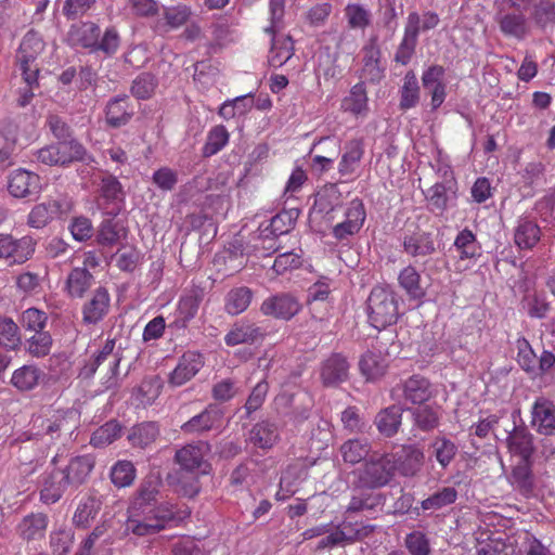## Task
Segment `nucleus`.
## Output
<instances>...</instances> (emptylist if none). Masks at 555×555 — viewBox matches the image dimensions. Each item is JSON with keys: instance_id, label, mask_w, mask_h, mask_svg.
<instances>
[{"instance_id": "f257e3e1", "label": "nucleus", "mask_w": 555, "mask_h": 555, "mask_svg": "<svg viewBox=\"0 0 555 555\" xmlns=\"http://www.w3.org/2000/svg\"><path fill=\"white\" fill-rule=\"evenodd\" d=\"M30 424L31 435L36 438L48 442H65L78 429L80 416L74 409H55L49 405L34 414Z\"/></svg>"}, {"instance_id": "f03ea898", "label": "nucleus", "mask_w": 555, "mask_h": 555, "mask_svg": "<svg viewBox=\"0 0 555 555\" xmlns=\"http://www.w3.org/2000/svg\"><path fill=\"white\" fill-rule=\"evenodd\" d=\"M397 465L393 454L373 452L353 472V485L359 489L375 490L388 486L395 478Z\"/></svg>"}, {"instance_id": "7ed1b4c3", "label": "nucleus", "mask_w": 555, "mask_h": 555, "mask_svg": "<svg viewBox=\"0 0 555 555\" xmlns=\"http://www.w3.org/2000/svg\"><path fill=\"white\" fill-rule=\"evenodd\" d=\"M73 44L101 51L106 55L114 54L119 47V36L114 28H107L101 34L100 27L92 22H85L72 28L69 33Z\"/></svg>"}, {"instance_id": "20e7f679", "label": "nucleus", "mask_w": 555, "mask_h": 555, "mask_svg": "<svg viewBox=\"0 0 555 555\" xmlns=\"http://www.w3.org/2000/svg\"><path fill=\"white\" fill-rule=\"evenodd\" d=\"M370 323L377 330L397 322L399 317L398 296L388 286H375L367 298Z\"/></svg>"}, {"instance_id": "39448f33", "label": "nucleus", "mask_w": 555, "mask_h": 555, "mask_svg": "<svg viewBox=\"0 0 555 555\" xmlns=\"http://www.w3.org/2000/svg\"><path fill=\"white\" fill-rule=\"evenodd\" d=\"M173 518V505L168 502L159 503L157 507L151 508L146 514L131 511V516L126 522V530L139 537L151 535L164 529L166 524Z\"/></svg>"}, {"instance_id": "423d86ee", "label": "nucleus", "mask_w": 555, "mask_h": 555, "mask_svg": "<svg viewBox=\"0 0 555 555\" xmlns=\"http://www.w3.org/2000/svg\"><path fill=\"white\" fill-rule=\"evenodd\" d=\"M38 163L46 166L65 167L74 162H88L90 156L85 146L78 141L55 142L48 144L34 153Z\"/></svg>"}, {"instance_id": "0eeeda50", "label": "nucleus", "mask_w": 555, "mask_h": 555, "mask_svg": "<svg viewBox=\"0 0 555 555\" xmlns=\"http://www.w3.org/2000/svg\"><path fill=\"white\" fill-rule=\"evenodd\" d=\"M439 244L434 233L417 230L415 232L404 234L402 238L403 253L421 262L423 271L428 274L433 271V255L437 253Z\"/></svg>"}, {"instance_id": "6e6552de", "label": "nucleus", "mask_w": 555, "mask_h": 555, "mask_svg": "<svg viewBox=\"0 0 555 555\" xmlns=\"http://www.w3.org/2000/svg\"><path fill=\"white\" fill-rule=\"evenodd\" d=\"M98 185L96 206L106 216L116 217L125 199L120 181L107 171H101L93 181Z\"/></svg>"}, {"instance_id": "1a4fd4ad", "label": "nucleus", "mask_w": 555, "mask_h": 555, "mask_svg": "<svg viewBox=\"0 0 555 555\" xmlns=\"http://www.w3.org/2000/svg\"><path fill=\"white\" fill-rule=\"evenodd\" d=\"M116 340L107 339L101 350L93 356L92 359L81 370V375L85 377H91L95 374L101 365L107 366L109 376L105 380L106 388H115L118 386L117 374L120 361L122 359L121 350L119 346L115 349Z\"/></svg>"}, {"instance_id": "9d476101", "label": "nucleus", "mask_w": 555, "mask_h": 555, "mask_svg": "<svg viewBox=\"0 0 555 555\" xmlns=\"http://www.w3.org/2000/svg\"><path fill=\"white\" fill-rule=\"evenodd\" d=\"M494 21L500 31L507 38L524 40L530 30L526 15L515 7V2L512 0L498 8Z\"/></svg>"}, {"instance_id": "9b49d317", "label": "nucleus", "mask_w": 555, "mask_h": 555, "mask_svg": "<svg viewBox=\"0 0 555 555\" xmlns=\"http://www.w3.org/2000/svg\"><path fill=\"white\" fill-rule=\"evenodd\" d=\"M391 398L400 401L404 400L412 404H423L433 396L429 380L421 375H412L405 380L400 382L391 389Z\"/></svg>"}, {"instance_id": "f8f14e48", "label": "nucleus", "mask_w": 555, "mask_h": 555, "mask_svg": "<svg viewBox=\"0 0 555 555\" xmlns=\"http://www.w3.org/2000/svg\"><path fill=\"white\" fill-rule=\"evenodd\" d=\"M361 78L371 83H378L385 77L386 66L382 61L378 37L371 36L362 48Z\"/></svg>"}, {"instance_id": "ddd939ff", "label": "nucleus", "mask_w": 555, "mask_h": 555, "mask_svg": "<svg viewBox=\"0 0 555 555\" xmlns=\"http://www.w3.org/2000/svg\"><path fill=\"white\" fill-rule=\"evenodd\" d=\"M35 245L36 242L30 236L16 240L10 234H0V258L23 263L33 256Z\"/></svg>"}, {"instance_id": "4468645a", "label": "nucleus", "mask_w": 555, "mask_h": 555, "mask_svg": "<svg viewBox=\"0 0 555 555\" xmlns=\"http://www.w3.org/2000/svg\"><path fill=\"white\" fill-rule=\"evenodd\" d=\"M300 309L301 306L298 300L285 293L268 297L260 306L262 314L282 320H291Z\"/></svg>"}, {"instance_id": "2eb2a0df", "label": "nucleus", "mask_w": 555, "mask_h": 555, "mask_svg": "<svg viewBox=\"0 0 555 555\" xmlns=\"http://www.w3.org/2000/svg\"><path fill=\"white\" fill-rule=\"evenodd\" d=\"M267 335V330L247 319L235 322L224 336L227 346L233 347L241 344L253 345L261 341Z\"/></svg>"}, {"instance_id": "dca6fc26", "label": "nucleus", "mask_w": 555, "mask_h": 555, "mask_svg": "<svg viewBox=\"0 0 555 555\" xmlns=\"http://www.w3.org/2000/svg\"><path fill=\"white\" fill-rule=\"evenodd\" d=\"M204 366V358L196 351L184 352L169 374L168 384L172 387H180L191 380Z\"/></svg>"}, {"instance_id": "f3484780", "label": "nucleus", "mask_w": 555, "mask_h": 555, "mask_svg": "<svg viewBox=\"0 0 555 555\" xmlns=\"http://www.w3.org/2000/svg\"><path fill=\"white\" fill-rule=\"evenodd\" d=\"M210 446L204 441L190 443L176 452V462L186 472H194L201 469L206 473L209 467L208 463L204 460L205 455L209 452Z\"/></svg>"}, {"instance_id": "a211bd4d", "label": "nucleus", "mask_w": 555, "mask_h": 555, "mask_svg": "<svg viewBox=\"0 0 555 555\" xmlns=\"http://www.w3.org/2000/svg\"><path fill=\"white\" fill-rule=\"evenodd\" d=\"M530 423L540 435H555V403L545 397L537 398L531 408Z\"/></svg>"}, {"instance_id": "6ab92c4d", "label": "nucleus", "mask_w": 555, "mask_h": 555, "mask_svg": "<svg viewBox=\"0 0 555 555\" xmlns=\"http://www.w3.org/2000/svg\"><path fill=\"white\" fill-rule=\"evenodd\" d=\"M68 488H70V485L62 469L55 468L49 473H44L39 481L40 501L48 505L54 504L63 496Z\"/></svg>"}, {"instance_id": "aec40b11", "label": "nucleus", "mask_w": 555, "mask_h": 555, "mask_svg": "<svg viewBox=\"0 0 555 555\" xmlns=\"http://www.w3.org/2000/svg\"><path fill=\"white\" fill-rule=\"evenodd\" d=\"M111 307L109 293L105 287H98L82 306V321L96 324L108 313Z\"/></svg>"}, {"instance_id": "412c9836", "label": "nucleus", "mask_w": 555, "mask_h": 555, "mask_svg": "<svg viewBox=\"0 0 555 555\" xmlns=\"http://www.w3.org/2000/svg\"><path fill=\"white\" fill-rule=\"evenodd\" d=\"M69 210V204L64 199H49L48 202L36 205L28 215V224L31 228L41 229L52 219L66 214Z\"/></svg>"}, {"instance_id": "4be33fe9", "label": "nucleus", "mask_w": 555, "mask_h": 555, "mask_svg": "<svg viewBox=\"0 0 555 555\" xmlns=\"http://www.w3.org/2000/svg\"><path fill=\"white\" fill-rule=\"evenodd\" d=\"M134 115L127 94L112 98L105 107V121L112 128H120L130 122Z\"/></svg>"}, {"instance_id": "5701e85b", "label": "nucleus", "mask_w": 555, "mask_h": 555, "mask_svg": "<svg viewBox=\"0 0 555 555\" xmlns=\"http://www.w3.org/2000/svg\"><path fill=\"white\" fill-rule=\"evenodd\" d=\"M298 216V209L283 210L276 214L267 225L259 227V238L264 243L267 240L287 234L295 227Z\"/></svg>"}, {"instance_id": "b1692460", "label": "nucleus", "mask_w": 555, "mask_h": 555, "mask_svg": "<svg viewBox=\"0 0 555 555\" xmlns=\"http://www.w3.org/2000/svg\"><path fill=\"white\" fill-rule=\"evenodd\" d=\"M8 190L12 196L17 198L36 195L40 190V178L24 169L15 170L9 178Z\"/></svg>"}, {"instance_id": "393cba45", "label": "nucleus", "mask_w": 555, "mask_h": 555, "mask_svg": "<svg viewBox=\"0 0 555 555\" xmlns=\"http://www.w3.org/2000/svg\"><path fill=\"white\" fill-rule=\"evenodd\" d=\"M18 125L11 119L0 124V169L14 164L13 156L16 151Z\"/></svg>"}, {"instance_id": "a878e982", "label": "nucleus", "mask_w": 555, "mask_h": 555, "mask_svg": "<svg viewBox=\"0 0 555 555\" xmlns=\"http://www.w3.org/2000/svg\"><path fill=\"white\" fill-rule=\"evenodd\" d=\"M349 362L340 353L330 356L321 366V379L325 386H337L347 380L349 375Z\"/></svg>"}, {"instance_id": "bb28decb", "label": "nucleus", "mask_w": 555, "mask_h": 555, "mask_svg": "<svg viewBox=\"0 0 555 555\" xmlns=\"http://www.w3.org/2000/svg\"><path fill=\"white\" fill-rule=\"evenodd\" d=\"M162 481L156 477L146 478L139 487L132 501L131 511L146 514L151 508L157 507Z\"/></svg>"}, {"instance_id": "cd10ccee", "label": "nucleus", "mask_w": 555, "mask_h": 555, "mask_svg": "<svg viewBox=\"0 0 555 555\" xmlns=\"http://www.w3.org/2000/svg\"><path fill=\"white\" fill-rule=\"evenodd\" d=\"M508 452L519 456V461H530L535 450L533 435L526 427L515 426L506 439Z\"/></svg>"}, {"instance_id": "c85d7f7f", "label": "nucleus", "mask_w": 555, "mask_h": 555, "mask_svg": "<svg viewBox=\"0 0 555 555\" xmlns=\"http://www.w3.org/2000/svg\"><path fill=\"white\" fill-rule=\"evenodd\" d=\"M222 418V411L216 404H209L199 414L193 416L181 426V430L188 435L202 434L210 430Z\"/></svg>"}, {"instance_id": "c756f323", "label": "nucleus", "mask_w": 555, "mask_h": 555, "mask_svg": "<svg viewBox=\"0 0 555 555\" xmlns=\"http://www.w3.org/2000/svg\"><path fill=\"white\" fill-rule=\"evenodd\" d=\"M393 456L397 470L403 477L415 476L422 469L425 461L424 452L415 444L402 446L401 453Z\"/></svg>"}, {"instance_id": "7c9ffc66", "label": "nucleus", "mask_w": 555, "mask_h": 555, "mask_svg": "<svg viewBox=\"0 0 555 555\" xmlns=\"http://www.w3.org/2000/svg\"><path fill=\"white\" fill-rule=\"evenodd\" d=\"M413 427L412 430L430 433L439 427L441 420V409L438 405H420L410 408Z\"/></svg>"}, {"instance_id": "2f4dec72", "label": "nucleus", "mask_w": 555, "mask_h": 555, "mask_svg": "<svg viewBox=\"0 0 555 555\" xmlns=\"http://www.w3.org/2000/svg\"><path fill=\"white\" fill-rule=\"evenodd\" d=\"M454 186L453 181H447L446 183H436L428 190L427 199L431 211L442 215L449 206L454 205L456 199Z\"/></svg>"}, {"instance_id": "473e14b6", "label": "nucleus", "mask_w": 555, "mask_h": 555, "mask_svg": "<svg viewBox=\"0 0 555 555\" xmlns=\"http://www.w3.org/2000/svg\"><path fill=\"white\" fill-rule=\"evenodd\" d=\"M94 467V460L90 455H81L72 459L68 465L62 469L70 488L77 489L86 482Z\"/></svg>"}, {"instance_id": "72a5a7b5", "label": "nucleus", "mask_w": 555, "mask_h": 555, "mask_svg": "<svg viewBox=\"0 0 555 555\" xmlns=\"http://www.w3.org/2000/svg\"><path fill=\"white\" fill-rule=\"evenodd\" d=\"M279 439L278 426L262 421L255 424L248 433L247 442L259 449H271Z\"/></svg>"}, {"instance_id": "f704fd0d", "label": "nucleus", "mask_w": 555, "mask_h": 555, "mask_svg": "<svg viewBox=\"0 0 555 555\" xmlns=\"http://www.w3.org/2000/svg\"><path fill=\"white\" fill-rule=\"evenodd\" d=\"M339 451L346 464L356 465L369 459L372 443L365 438H351L340 446Z\"/></svg>"}, {"instance_id": "c9c22d12", "label": "nucleus", "mask_w": 555, "mask_h": 555, "mask_svg": "<svg viewBox=\"0 0 555 555\" xmlns=\"http://www.w3.org/2000/svg\"><path fill=\"white\" fill-rule=\"evenodd\" d=\"M403 410L398 405H390L380 410L374 420L377 430L385 437H393L401 426Z\"/></svg>"}, {"instance_id": "e433bc0d", "label": "nucleus", "mask_w": 555, "mask_h": 555, "mask_svg": "<svg viewBox=\"0 0 555 555\" xmlns=\"http://www.w3.org/2000/svg\"><path fill=\"white\" fill-rule=\"evenodd\" d=\"M48 527V516L42 513L25 516L17 525L16 531L25 541H33L44 537Z\"/></svg>"}, {"instance_id": "4c0bfd02", "label": "nucleus", "mask_w": 555, "mask_h": 555, "mask_svg": "<svg viewBox=\"0 0 555 555\" xmlns=\"http://www.w3.org/2000/svg\"><path fill=\"white\" fill-rule=\"evenodd\" d=\"M387 359L380 350L370 349L360 359L359 367L367 380H374L383 376L387 370Z\"/></svg>"}, {"instance_id": "58836bf2", "label": "nucleus", "mask_w": 555, "mask_h": 555, "mask_svg": "<svg viewBox=\"0 0 555 555\" xmlns=\"http://www.w3.org/2000/svg\"><path fill=\"white\" fill-rule=\"evenodd\" d=\"M421 282V273L412 264L404 267L399 272L398 283L410 299L420 300L426 296V289Z\"/></svg>"}, {"instance_id": "ea45409f", "label": "nucleus", "mask_w": 555, "mask_h": 555, "mask_svg": "<svg viewBox=\"0 0 555 555\" xmlns=\"http://www.w3.org/2000/svg\"><path fill=\"white\" fill-rule=\"evenodd\" d=\"M94 282L93 275L87 268H74L65 281V291L70 297L82 298Z\"/></svg>"}, {"instance_id": "a19ab883", "label": "nucleus", "mask_w": 555, "mask_h": 555, "mask_svg": "<svg viewBox=\"0 0 555 555\" xmlns=\"http://www.w3.org/2000/svg\"><path fill=\"white\" fill-rule=\"evenodd\" d=\"M99 225L96 242L102 246H114L127 236V229L115 217L108 216Z\"/></svg>"}, {"instance_id": "79ce46f5", "label": "nucleus", "mask_w": 555, "mask_h": 555, "mask_svg": "<svg viewBox=\"0 0 555 555\" xmlns=\"http://www.w3.org/2000/svg\"><path fill=\"white\" fill-rule=\"evenodd\" d=\"M102 507V500L95 494L82 498L74 514L73 521L77 527L87 528L95 519Z\"/></svg>"}, {"instance_id": "37998d69", "label": "nucleus", "mask_w": 555, "mask_h": 555, "mask_svg": "<svg viewBox=\"0 0 555 555\" xmlns=\"http://www.w3.org/2000/svg\"><path fill=\"white\" fill-rule=\"evenodd\" d=\"M254 297L253 291L247 286L230 289L224 297V310L230 315H238L249 307Z\"/></svg>"}, {"instance_id": "c03bdc74", "label": "nucleus", "mask_w": 555, "mask_h": 555, "mask_svg": "<svg viewBox=\"0 0 555 555\" xmlns=\"http://www.w3.org/2000/svg\"><path fill=\"white\" fill-rule=\"evenodd\" d=\"M43 377L44 373L36 365H23L13 372L11 384L20 391H30L39 385Z\"/></svg>"}, {"instance_id": "a18cd8bd", "label": "nucleus", "mask_w": 555, "mask_h": 555, "mask_svg": "<svg viewBox=\"0 0 555 555\" xmlns=\"http://www.w3.org/2000/svg\"><path fill=\"white\" fill-rule=\"evenodd\" d=\"M541 230L539 225L528 219L521 218L514 232L515 244L521 249H530L540 241Z\"/></svg>"}, {"instance_id": "49530a36", "label": "nucleus", "mask_w": 555, "mask_h": 555, "mask_svg": "<svg viewBox=\"0 0 555 555\" xmlns=\"http://www.w3.org/2000/svg\"><path fill=\"white\" fill-rule=\"evenodd\" d=\"M339 56L340 54L332 51L328 46L321 48L318 54V74L323 76L326 80L340 78L343 68L338 64Z\"/></svg>"}, {"instance_id": "de8ad7c7", "label": "nucleus", "mask_w": 555, "mask_h": 555, "mask_svg": "<svg viewBox=\"0 0 555 555\" xmlns=\"http://www.w3.org/2000/svg\"><path fill=\"white\" fill-rule=\"evenodd\" d=\"M364 154V144L361 139H353L346 143L345 153L338 166L341 176H348L356 171Z\"/></svg>"}, {"instance_id": "09e8293b", "label": "nucleus", "mask_w": 555, "mask_h": 555, "mask_svg": "<svg viewBox=\"0 0 555 555\" xmlns=\"http://www.w3.org/2000/svg\"><path fill=\"white\" fill-rule=\"evenodd\" d=\"M294 55V42L291 36L275 37L273 35L271 49L268 56L269 64L272 67H281L287 63Z\"/></svg>"}, {"instance_id": "8fccbe9b", "label": "nucleus", "mask_w": 555, "mask_h": 555, "mask_svg": "<svg viewBox=\"0 0 555 555\" xmlns=\"http://www.w3.org/2000/svg\"><path fill=\"white\" fill-rule=\"evenodd\" d=\"M159 436V427L155 422H143L133 426L128 435V440L133 447L146 448Z\"/></svg>"}, {"instance_id": "3c124183", "label": "nucleus", "mask_w": 555, "mask_h": 555, "mask_svg": "<svg viewBox=\"0 0 555 555\" xmlns=\"http://www.w3.org/2000/svg\"><path fill=\"white\" fill-rule=\"evenodd\" d=\"M431 455L441 468H447L457 454L456 444L446 436H436L431 443Z\"/></svg>"}, {"instance_id": "603ef678", "label": "nucleus", "mask_w": 555, "mask_h": 555, "mask_svg": "<svg viewBox=\"0 0 555 555\" xmlns=\"http://www.w3.org/2000/svg\"><path fill=\"white\" fill-rule=\"evenodd\" d=\"M43 47L42 39L36 33L28 31L24 36L16 53L17 63H36L37 56L42 52Z\"/></svg>"}, {"instance_id": "864d4df0", "label": "nucleus", "mask_w": 555, "mask_h": 555, "mask_svg": "<svg viewBox=\"0 0 555 555\" xmlns=\"http://www.w3.org/2000/svg\"><path fill=\"white\" fill-rule=\"evenodd\" d=\"M512 485L524 495H529L533 491L534 478L531 470L530 461H519L513 468Z\"/></svg>"}, {"instance_id": "5fc2aeb1", "label": "nucleus", "mask_w": 555, "mask_h": 555, "mask_svg": "<svg viewBox=\"0 0 555 555\" xmlns=\"http://www.w3.org/2000/svg\"><path fill=\"white\" fill-rule=\"evenodd\" d=\"M344 16L349 29L364 30L372 23L371 11L360 3L347 4L344 9Z\"/></svg>"}, {"instance_id": "6e6d98bb", "label": "nucleus", "mask_w": 555, "mask_h": 555, "mask_svg": "<svg viewBox=\"0 0 555 555\" xmlns=\"http://www.w3.org/2000/svg\"><path fill=\"white\" fill-rule=\"evenodd\" d=\"M367 94L364 82L354 85L349 94L343 100L341 108L354 115H361L367 111Z\"/></svg>"}, {"instance_id": "4d7b16f0", "label": "nucleus", "mask_w": 555, "mask_h": 555, "mask_svg": "<svg viewBox=\"0 0 555 555\" xmlns=\"http://www.w3.org/2000/svg\"><path fill=\"white\" fill-rule=\"evenodd\" d=\"M400 94L399 106L401 109L405 111L417 105L420 101V86L413 70H409L405 74Z\"/></svg>"}, {"instance_id": "13d9d810", "label": "nucleus", "mask_w": 555, "mask_h": 555, "mask_svg": "<svg viewBox=\"0 0 555 555\" xmlns=\"http://www.w3.org/2000/svg\"><path fill=\"white\" fill-rule=\"evenodd\" d=\"M230 133L223 125L212 127L206 138L202 153L204 157H210L219 153L229 142Z\"/></svg>"}, {"instance_id": "bf43d9fd", "label": "nucleus", "mask_w": 555, "mask_h": 555, "mask_svg": "<svg viewBox=\"0 0 555 555\" xmlns=\"http://www.w3.org/2000/svg\"><path fill=\"white\" fill-rule=\"evenodd\" d=\"M457 491L453 487H443L421 502L424 511L435 512L454 503Z\"/></svg>"}, {"instance_id": "052dcab7", "label": "nucleus", "mask_w": 555, "mask_h": 555, "mask_svg": "<svg viewBox=\"0 0 555 555\" xmlns=\"http://www.w3.org/2000/svg\"><path fill=\"white\" fill-rule=\"evenodd\" d=\"M201 301L202 295L196 289L190 291L180 298L177 314L178 321L182 322L183 326L196 315Z\"/></svg>"}, {"instance_id": "680f3d73", "label": "nucleus", "mask_w": 555, "mask_h": 555, "mask_svg": "<svg viewBox=\"0 0 555 555\" xmlns=\"http://www.w3.org/2000/svg\"><path fill=\"white\" fill-rule=\"evenodd\" d=\"M532 20L534 24L546 30L554 28L555 26V2L553 0H541L534 7L532 11Z\"/></svg>"}, {"instance_id": "e2e57ef3", "label": "nucleus", "mask_w": 555, "mask_h": 555, "mask_svg": "<svg viewBox=\"0 0 555 555\" xmlns=\"http://www.w3.org/2000/svg\"><path fill=\"white\" fill-rule=\"evenodd\" d=\"M162 383L158 377L144 378L135 388V399L143 405H151L159 397Z\"/></svg>"}, {"instance_id": "0e129e2a", "label": "nucleus", "mask_w": 555, "mask_h": 555, "mask_svg": "<svg viewBox=\"0 0 555 555\" xmlns=\"http://www.w3.org/2000/svg\"><path fill=\"white\" fill-rule=\"evenodd\" d=\"M454 246L460 253L461 259H470L479 254L480 246L475 234L468 230H462L455 237Z\"/></svg>"}, {"instance_id": "69168bd1", "label": "nucleus", "mask_w": 555, "mask_h": 555, "mask_svg": "<svg viewBox=\"0 0 555 555\" xmlns=\"http://www.w3.org/2000/svg\"><path fill=\"white\" fill-rule=\"evenodd\" d=\"M121 434V426L116 421H109L98 428L91 436L90 443L102 448L114 442Z\"/></svg>"}, {"instance_id": "338daca9", "label": "nucleus", "mask_w": 555, "mask_h": 555, "mask_svg": "<svg viewBox=\"0 0 555 555\" xmlns=\"http://www.w3.org/2000/svg\"><path fill=\"white\" fill-rule=\"evenodd\" d=\"M157 87V80L151 73H141L132 81L130 92L138 100L150 99Z\"/></svg>"}, {"instance_id": "774afa93", "label": "nucleus", "mask_w": 555, "mask_h": 555, "mask_svg": "<svg viewBox=\"0 0 555 555\" xmlns=\"http://www.w3.org/2000/svg\"><path fill=\"white\" fill-rule=\"evenodd\" d=\"M404 546L410 555H430L429 538L422 531L414 530L404 538Z\"/></svg>"}]
</instances>
